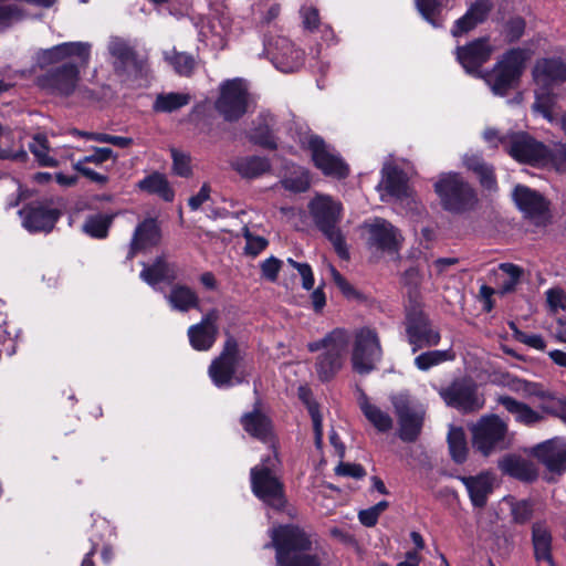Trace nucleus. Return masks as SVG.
I'll use <instances>...</instances> for the list:
<instances>
[{
    "label": "nucleus",
    "instance_id": "f257e3e1",
    "mask_svg": "<svg viewBox=\"0 0 566 566\" xmlns=\"http://www.w3.org/2000/svg\"><path fill=\"white\" fill-rule=\"evenodd\" d=\"M492 52L493 48L488 39H478L468 45L459 46L457 60L468 73L483 78L495 95L503 96L521 77L530 53L527 50L512 49L501 56L492 71H480V67L491 57Z\"/></svg>",
    "mask_w": 566,
    "mask_h": 566
},
{
    "label": "nucleus",
    "instance_id": "f03ea898",
    "mask_svg": "<svg viewBox=\"0 0 566 566\" xmlns=\"http://www.w3.org/2000/svg\"><path fill=\"white\" fill-rule=\"evenodd\" d=\"M271 544L275 548L276 566H321L323 551L316 541L300 526L280 525L270 531Z\"/></svg>",
    "mask_w": 566,
    "mask_h": 566
},
{
    "label": "nucleus",
    "instance_id": "7ed1b4c3",
    "mask_svg": "<svg viewBox=\"0 0 566 566\" xmlns=\"http://www.w3.org/2000/svg\"><path fill=\"white\" fill-rule=\"evenodd\" d=\"M310 214L315 226L333 244L339 258H349L348 248L338 223L343 218V205L328 195H316L308 203Z\"/></svg>",
    "mask_w": 566,
    "mask_h": 566
},
{
    "label": "nucleus",
    "instance_id": "20e7f679",
    "mask_svg": "<svg viewBox=\"0 0 566 566\" xmlns=\"http://www.w3.org/2000/svg\"><path fill=\"white\" fill-rule=\"evenodd\" d=\"M349 334L344 328H335L322 340L307 345L310 352L323 349L316 361V371L321 380H329L340 370L347 353Z\"/></svg>",
    "mask_w": 566,
    "mask_h": 566
},
{
    "label": "nucleus",
    "instance_id": "39448f33",
    "mask_svg": "<svg viewBox=\"0 0 566 566\" xmlns=\"http://www.w3.org/2000/svg\"><path fill=\"white\" fill-rule=\"evenodd\" d=\"M434 190L442 207L451 212H464L478 202L474 189L459 174H442L434 182Z\"/></svg>",
    "mask_w": 566,
    "mask_h": 566
},
{
    "label": "nucleus",
    "instance_id": "423d86ee",
    "mask_svg": "<svg viewBox=\"0 0 566 566\" xmlns=\"http://www.w3.org/2000/svg\"><path fill=\"white\" fill-rule=\"evenodd\" d=\"M276 454L268 457L250 472L253 494L263 503L280 510L285 503L283 485L275 473Z\"/></svg>",
    "mask_w": 566,
    "mask_h": 566
},
{
    "label": "nucleus",
    "instance_id": "0eeeda50",
    "mask_svg": "<svg viewBox=\"0 0 566 566\" xmlns=\"http://www.w3.org/2000/svg\"><path fill=\"white\" fill-rule=\"evenodd\" d=\"M242 357L239 353L237 342L233 338H228L222 353L219 357L212 360L209 367V376L212 382L219 387H230L235 382H241L242 378L239 376Z\"/></svg>",
    "mask_w": 566,
    "mask_h": 566
},
{
    "label": "nucleus",
    "instance_id": "6e6552de",
    "mask_svg": "<svg viewBox=\"0 0 566 566\" xmlns=\"http://www.w3.org/2000/svg\"><path fill=\"white\" fill-rule=\"evenodd\" d=\"M505 150L517 161L543 165L551 158L548 148L525 133H512L501 138Z\"/></svg>",
    "mask_w": 566,
    "mask_h": 566
},
{
    "label": "nucleus",
    "instance_id": "1a4fd4ad",
    "mask_svg": "<svg viewBox=\"0 0 566 566\" xmlns=\"http://www.w3.org/2000/svg\"><path fill=\"white\" fill-rule=\"evenodd\" d=\"M381 358V347L377 333L363 327L355 332L352 364L359 374L370 373Z\"/></svg>",
    "mask_w": 566,
    "mask_h": 566
},
{
    "label": "nucleus",
    "instance_id": "9d476101",
    "mask_svg": "<svg viewBox=\"0 0 566 566\" xmlns=\"http://www.w3.org/2000/svg\"><path fill=\"white\" fill-rule=\"evenodd\" d=\"M390 400L399 421V437L403 441H415L422 428L424 410L406 394L394 395Z\"/></svg>",
    "mask_w": 566,
    "mask_h": 566
},
{
    "label": "nucleus",
    "instance_id": "9b49d317",
    "mask_svg": "<svg viewBox=\"0 0 566 566\" xmlns=\"http://www.w3.org/2000/svg\"><path fill=\"white\" fill-rule=\"evenodd\" d=\"M249 94L245 83L234 78L221 84L216 108L224 119L235 120L247 112Z\"/></svg>",
    "mask_w": 566,
    "mask_h": 566
},
{
    "label": "nucleus",
    "instance_id": "f8f14e48",
    "mask_svg": "<svg viewBox=\"0 0 566 566\" xmlns=\"http://www.w3.org/2000/svg\"><path fill=\"white\" fill-rule=\"evenodd\" d=\"M473 446L483 454L489 455L503 440L507 424L496 415L482 417L471 428Z\"/></svg>",
    "mask_w": 566,
    "mask_h": 566
},
{
    "label": "nucleus",
    "instance_id": "ddd939ff",
    "mask_svg": "<svg viewBox=\"0 0 566 566\" xmlns=\"http://www.w3.org/2000/svg\"><path fill=\"white\" fill-rule=\"evenodd\" d=\"M91 44L87 42H64L36 53V63L41 69L55 63L74 61L86 65L90 60Z\"/></svg>",
    "mask_w": 566,
    "mask_h": 566
},
{
    "label": "nucleus",
    "instance_id": "4468645a",
    "mask_svg": "<svg viewBox=\"0 0 566 566\" xmlns=\"http://www.w3.org/2000/svg\"><path fill=\"white\" fill-rule=\"evenodd\" d=\"M78 65V62H65L39 77V85L53 94L69 96L75 91L80 80Z\"/></svg>",
    "mask_w": 566,
    "mask_h": 566
},
{
    "label": "nucleus",
    "instance_id": "2eb2a0df",
    "mask_svg": "<svg viewBox=\"0 0 566 566\" xmlns=\"http://www.w3.org/2000/svg\"><path fill=\"white\" fill-rule=\"evenodd\" d=\"M366 243L369 248L381 251H395L400 243L398 230L382 218L366 220L361 226Z\"/></svg>",
    "mask_w": 566,
    "mask_h": 566
},
{
    "label": "nucleus",
    "instance_id": "dca6fc26",
    "mask_svg": "<svg viewBox=\"0 0 566 566\" xmlns=\"http://www.w3.org/2000/svg\"><path fill=\"white\" fill-rule=\"evenodd\" d=\"M266 51L273 65L283 73L297 71L303 65V52L284 36L270 43Z\"/></svg>",
    "mask_w": 566,
    "mask_h": 566
},
{
    "label": "nucleus",
    "instance_id": "f3484780",
    "mask_svg": "<svg viewBox=\"0 0 566 566\" xmlns=\"http://www.w3.org/2000/svg\"><path fill=\"white\" fill-rule=\"evenodd\" d=\"M306 143L307 147L312 151V158L315 166L325 175L337 178H343L347 175V166L338 156L329 150L319 137L310 136Z\"/></svg>",
    "mask_w": 566,
    "mask_h": 566
},
{
    "label": "nucleus",
    "instance_id": "a211bd4d",
    "mask_svg": "<svg viewBox=\"0 0 566 566\" xmlns=\"http://www.w3.org/2000/svg\"><path fill=\"white\" fill-rule=\"evenodd\" d=\"M444 401L464 412L475 411L483 407L484 399L476 394L471 384L454 382L441 392Z\"/></svg>",
    "mask_w": 566,
    "mask_h": 566
},
{
    "label": "nucleus",
    "instance_id": "6ab92c4d",
    "mask_svg": "<svg viewBox=\"0 0 566 566\" xmlns=\"http://www.w3.org/2000/svg\"><path fill=\"white\" fill-rule=\"evenodd\" d=\"M378 190L382 201H386L388 198L403 201L411 197L407 176L390 165H385L382 168V179L378 185Z\"/></svg>",
    "mask_w": 566,
    "mask_h": 566
},
{
    "label": "nucleus",
    "instance_id": "aec40b11",
    "mask_svg": "<svg viewBox=\"0 0 566 566\" xmlns=\"http://www.w3.org/2000/svg\"><path fill=\"white\" fill-rule=\"evenodd\" d=\"M218 319L219 312L211 310L202 317L200 323L188 328L189 342L193 349L209 350L213 346L218 335Z\"/></svg>",
    "mask_w": 566,
    "mask_h": 566
},
{
    "label": "nucleus",
    "instance_id": "412c9836",
    "mask_svg": "<svg viewBox=\"0 0 566 566\" xmlns=\"http://www.w3.org/2000/svg\"><path fill=\"white\" fill-rule=\"evenodd\" d=\"M407 334L413 352L423 346H436L440 342V334L431 328L427 316L421 312L408 314Z\"/></svg>",
    "mask_w": 566,
    "mask_h": 566
},
{
    "label": "nucleus",
    "instance_id": "4be33fe9",
    "mask_svg": "<svg viewBox=\"0 0 566 566\" xmlns=\"http://www.w3.org/2000/svg\"><path fill=\"white\" fill-rule=\"evenodd\" d=\"M533 76L543 88H552L566 81V63L560 59H543L536 62Z\"/></svg>",
    "mask_w": 566,
    "mask_h": 566
},
{
    "label": "nucleus",
    "instance_id": "5701e85b",
    "mask_svg": "<svg viewBox=\"0 0 566 566\" xmlns=\"http://www.w3.org/2000/svg\"><path fill=\"white\" fill-rule=\"evenodd\" d=\"M22 226L29 232H49L53 229L59 214L42 205H31L20 211Z\"/></svg>",
    "mask_w": 566,
    "mask_h": 566
},
{
    "label": "nucleus",
    "instance_id": "b1692460",
    "mask_svg": "<svg viewBox=\"0 0 566 566\" xmlns=\"http://www.w3.org/2000/svg\"><path fill=\"white\" fill-rule=\"evenodd\" d=\"M534 455L543 462L549 471L563 472L566 470V441L552 439L534 448Z\"/></svg>",
    "mask_w": 566,
    "mask_h": 566
},
{
    "label": "nucleus",
    "instance_id": "393cba45",
    "mask_svg": "<svg viewBox=\"0 0 566 566\" xmlns=\"http://www.w3.org/2000/svg\"><path fill=\"white\" fill-rule=\"evenodd\" d=\"M160 239L161 234L157 222L154 219L143 221L134 232L127 258L132 259L136 252L147 251L156 247Z\"/></svg>",
    "mask_w": 566,
    "mask_h": 566
},
{
    "label": "nucleus",
    "instance_id": "a878e982",
    "mask_svg": "<svg viewBox=\"0 0 566 566\" xmlns=\"http://www.w3.org/2000/svg\"><path fill=\"white\" fill-rule=\"evenodd\" d=\"M492 8L493 3L490 0H476L473 2L467 13L455 21L451 31L452 35L460 36L475 28L479 23L484 22Z\"/></svg>",
    "mask_w": 566,
    "mask_h": 566
},
{
    "label": "nucleus",
    "instance_id": "bb28decb",
    "mask_svg": "<svg viewBox=\"0 0 566 566\" xmlns=\"http://www.w3.org/2000/svg\"><path fill=\"white\" fill-rule=\"evenodd\" d=\"M553 536L549 526L544 521L532 525V544L534 557L537 562H545L548 566H556L552 555Z\"/></svg>",
    "mask_w": 566,
    "mask_h": 566
},
{
    "label": "nucleus",
    "instance_id": "cd10ccee",
    "mask_svg": "<svg viewBox=\"0 0 566 566\" xmlns=\"http://www.w3.org/2000/svg\"><path fill=\"white\" fill-rule=\"evenodd\" d=\"M497 402L510 412L514 420L523 426L533 427L542 421L545 417L542 412L533 409L527 403L518 401L509 396H500Z\"/></svg>",
    "mask_w": 566,
    "mask_h": 566
},
{
    "label": "nucleus",
    "instance_id": "c85d7f7f",
    "mask_svg": "<svg viewBox=\"0 0 566 566\" xmlns=\"http://www.w3.org/2000/svg\"><path fill=\"white\" fill-rule=\"evenodd\" d=\"M513 198L518 209L530 218L541 217L547 209L544 198L525 186H516Z\"/></svg>",
    "mask_w": 566,
    "mask_h": 566
},
{
    "label": "nucleus",
    "instance_id": "c756f323",
    "mask_svg": "<svg viewBox=\"0 0 566 566\" xmlns=\"http://www.w3.org/2000/svg\"><path fill=\"white\" fill-rule=\"evenodd\" d=\"M357 403L366 419L379 431L388 432L391 430L394 420L390 415L377 405L373 403L363 390H358Z\"/></svg>",
    "mask_w": 566,
    "mask_h": 566
},
{
    "label": "nucleus",
    "instance_id": "7c9ffc66",
    "mask_svg": "<svg viewBox=\"0 0 566 566\" xmlns=\"http://www.w3.org/2000/svg\"><path fill=\"white\" fill-rule=\"evenodd\" d=\"M108 51L114 59L113 63L117 70L137 71L140 65L134 50L120 38H112L108 42Z\"/></svg>",
    "mask_w": 566,
    "mask_h": 566
},
{
    "label": "nucleus",
    "instance_id": "2f4dec72",
    "mask_svg": "<svg viewBox=\"0 0 566 566\" xmlns=\"http://www.w3.org/2000/svg\"><path fill=\"white\" fill-rule=\"evenodd\" d=\"M460 481L467 488L472 504L478 507L484 506L492 491V476L481 473L476 476H461Z\"/></svg>",
    "mask_w": 566,
    "mask_h": 566
},
{
    "label": "nucleus",
    "instance_id": "473e14b6",
    "mask_svg": "<svg viewBox=\"0 0 566 566\" xmlns=\"http://www.w3.org/2000/svg\"><path fill=\"white\" fill-rule=\"evenodd\" d=\"M21 134L0 126V159L25 161L28 153L20 144Z\"/></svg>",
    "mask_w": 566,
    "mask_h": 566
},
{
    "label": "nucleus",
    "instance_id": "72a5a7b5",
    "mask_svg": "<svg viewBox=\"0 0 566 566\" xmlns=\"http://www.w3.org/2000/svg\"><path fill=\"white\" fill-rule=\"evenodd\" d=\"M165 297L171 308L176 311L188 312L199 307L198 295L187 285L175 284Z\"/></svg>",
    "mask_w": 566,
    "mask_h": 566
},
{
    "label": "nucleus",
    "instance_id": "f704fd0d",
    "mask_svg": "<svg viewBox=\"0 0 566 566\" xmlns=\"http://www.w3.org/2000/svg\"><path fill=\"white\" fill-rule=\"evenodd\" d=\"M176 277L175 266L165 262L163 258H158L151 265L144 264L140 272V279L151 286L163 281L171 282Z\"/></svg>",
    "mask_w": 566,
    "mask_h": 566
},
{
    "label": "nucleus",
    "instance_id": "c9c22d12",
    "mask_svg": "<svg viewBox=\"0 0 566 566\" xmlns=\"http://www.w3.org/2000/svg\"><path fill=\"white\" fill-rule=\"evenodd\" d=\"M463 163L468 169L474 171L479 176L480 182L484 188L489 190L496 188L493 168L489 166L478 154H467L463 157Z\"/></svg>",
    "mask_w": 566,
    "mask_h": 566
},
{
    "label": "nucleus",
    "instance_id": "e433bc0d",
    "mask_svg": "<svg viewBox=\"0 0 566 566\" xmlns=\"http://www.w3.org/2000/svg\"><path fill=\"white\" fill-rule=\"evenodd\" d=\"M231 166L243 178H256L270 168L265 158L256 156L237 158Z\"/></svg>",
    "mask_w": 566,
    "mask_h": 566
},
{
    "label": "nucleus",
    "instance_id": "4c0bfd02",
    "mask_svg": "<svg viewBox=\"0 0 566 566\" xmlns=\"http://www.w3.org/2000/svg\"><path fill=\"white\" fill-rule=\"evenodd\" d=\"M499 468L502 472L521 480H532L535 476L533 467L526 460L516 455L504 457L500 460Z\"/></svg>",
    "mask_w": 566,
    "mask_h": 566
},
{
    "label": "nucleus",
    "instance_id": "58836bf2",
    "mask_svg": "<svg viewBox=\"0 0 566 566\" xmlns=\"http://www.w3.org/2000/svg\"><path fill=\"white\" fill-rule=\"evenodd\" d=\"M241 423L249 434L260 440L265 441L270 434V421L258 410L243 415Z\"/></svg>",
    "mask_w": 566,
    "mask_h": 566
},
{
    "label": "nucleus",
    "instance_id": "ea45409f",
    "mask_svg": "<svg viewBox=\"0 0 566 566\" xmlns=\"http://www.w3.org/2000/svg\"><path fill=\"white\" fill-rule=\"evenodd\" d=\"M500 274H497L500 294L513 292L521 281L523 270L512 263H501L499 265Z\"/></svg>",
    "mask_w": 566,
    "mask_h": 566
},
{
    "label": "nucleus",
    "instance_id": "a19ab883",
    "mask_svg": "<svg viewBox=\"0 0 566 566\" xmlns=\"http://www.w3.org/2000/svg\"><path fill=\"white\" fill-rule=\"evenodd\" d=\"M138 186L142 190L158 195L165 201H171L174 199V191L166 177L161 174L155 172L147 176L139 181Z\"/></svg>",
    "mask_w": 566,
    "mask_h": 566
},
{
    "label": "nucleus",
    "instance_id": "79ce46f5",
    "mask_svg": "<svg viewBox=\"0 0 566 566\" xmlns=\"http://www.w3.org/2000/svg\"><path fill=\"white\" fill-rule=\"evenodd\" d=\"M298 397L307 407L308 413L311 415L313 421V429L315 436V444L318 449L322 448L323 443V427H322V416L318 410L317 403L312 399V392L306 387L298 388Z\"/></svg>",
    "mask_w": 566,
    "mask_h": 566
},
{
    "label": "nucleus",
    "instance_id": "37998d69",
    "mask_svg": "<svg viewBox=\"0 0 566 566\" xmlns=\"http://www.w3.org/2000/svg\"><path fill=\"white\" fill-rule=\"evenodd\" d=\"M189 102L190 95L187 93H163L157 95L154 109L161 113H171L188 105Z\"/></svg>",
    "mask_w": 566,
    "mask_h": 566
},
{
    "label": "nucleus",
    "instance_id": "c03bdc74",
    "mask_svg": "<svg viewBox=\"0 0 566 566\" xmlns=\"http://www.w3.org/2000/svg\"><path fill=\"white\" fill-rule=\"evenodd\" d=\"M29 149L40 166L55 167L57 165L56 159L50 154L51 149L45 135L35 134L29 144Z\"/></svg>",
    "mask_w": 566,
    "mask_h": 566
},
{
    "label": "nucleus",
    "instance_id": "a18cd8bd",
    "mask_svg": "<svg viewBox=\"0 0 566 566\" xmlns=\"http://www.w3.org/2000/svg\"><path fill=\"white\" fill-rule=\"evenodd\" d=\"M164 59L181 76H190L196 67L193 56L184 52L166 51Z\"/></svg>",
    "mask_w": 566,
    "mask_h": 566
},
{
    "label": "nucleus",
    "instance_id": "49530a36",
    "mask_svg": "<svg viewBox=\"0 0 566 566\" xmlns=\"http://www.w3.org/2000/svg\"><path fill=\"white\" fill-rule=\"evenodd\" d=\"M448 442L452 459L457 463L464 462L468 455L464 431L461 428H451L448 434Z\"/></svg>",
    "mask_w": 566,
    "mask_h": 566
},
{
    "label": "nucleus",
    "instance_id": "de8ad7c7",
    "mask_svg": "<svg viewBox=\"0 0 566 566\" xmlns=\"http://www.w3.org/2000/svg\"><path fill=\"white\" fill-rule=\"evenodd\" d=\"M454 354L452 350H430L422 353L416 357L415 364L420 370H428L429 368L437 366L443 361L452 360Z\"/></svg>",
    "mask_w": 566,
    "mask_h": 566
},
{
    "label": "nucleus",
    "instance_id": "09e8293b",
    "mask_svg": "<svg viewBox=\"0 0 566 566\" xmlns=\"http://www.w3.org/2000/svg\"><path fill=\"white\" fill-rule=\"evenodd\" d=\"M111 222L112 217L95 214L86 219L83 224V231L93 238L102 239L107 235Z\"/></svg>",
    "mask_w": 566,
    "mask_h": 566
},
{
    "label": "nucleus",
    "instance_id": "8fccbe9b",
    "mask_svg": "<svg viewBox=\"0 0 566 566\" xmlns=\"http://www.w3.org/2000/svg\"><path fill=\"white\" fill-rule=\"evenodd\" d=\"M551 88L539 87L535 92V102L533 104V109L539 113L548 122H553V107L555 104V97L549 92Z\"/></svg>",
    "mask_w": 566,
    "mask_h": 566
},
{
    "label": "nucleus",
    "instance_id": "3c124183",
    "mask_svg": "<svg viewBox=\"0 0 566 566\" xmlns=\"http://www.w3.org/2000/svg\"><path fill=\"white\" fill-rule=\"evenodd\" d=\"M416 6L422 18L434 28L442 25V20L439 19L441 4L437 0H416Z\"/></svg>",
    "mask_w": 566,
    "mask_h": 566
},
{
    "label": "nucleus",
    "instance_id": "603ef678",
    "mask_svg": "<svg viewBox=\"0 0 566 566\" xmlns=\"http://www.w3.org/2000/svg\"><path fill=\"white\" fill-rule=\"evenodd\" d=\"M285 189L294 192H303L310 187L308 172L303 168H297L291 176L282 180Z\"/></svg>",
    "mask_w": 566,
    "mask_h": 566
},
{
    "label": "nucleus",
    "instance_id": "864d4df0",
    "mask_svg": "<svg viewBox=\"0 0 566 566\" xmlns=\"http://www.w3.org/2000/svg\"><path fill=\"white\" fill-rule=\"evenodd\" d=\"M88 139H93L98 143H106L117 146L119 148H126L133 144V139L124 136H114L105 133H81Z\"/></svg>",
    "mask_w": 566,
    "mask_h": 566
},
{
    "label": "nucleus",
    "instance_id": "5fc2aeb1",
    "mask_svg": "<svg viewBox=\"0 0 566 566\" xmlns=\"http://www.w3.org/2000/svg\"><path fill=\"white\" fill-rule=\"evenodd\" d=\"M24 18L17 4H0V28H8Z\"/></svg>",
    "mask_w": 566,
    "mask_h": 566
},
{
    "label": "nucleus",
    "instance_id": "6e6d98bb",
    "mask_svg": "<svg viewBox=\"0 0 566 566\" xmlns=\"http://www.w3.org/2000/svg\"><path fill=\"white\" fill-rule=\"evenodd\" d=\"M546 303L553 314L566 310V293L560 287H553L546 291Z\"/></svg>",
    "mask_w": 566,
    "mask_h": 566
},
{
    "label": "nucleus",
    "instance_id": "4d7b16f0",
    "mask_svg": "<svg viewBox=\"0 0 566 566\" xmlns=\"http://www.w3.org/2000/svg\"><path fill=\"white\" fill-rule=\"evenodd\" d=\"M172 169L176 175L189 177L191 175L190 156L177 149L171 150Z\"/></svg>",
    "mask_w": 566,
    "mask_h": 566
},
{
    "label": "nucleus",
    "instance_id": "13d9d810",
    "mask_svg": "<svg viewBox=\"0 0 566 566\" xmlns=\"http://www.w3.org/2000/svg\"><path fill=\"white\" fill-rule=\"evenodd\" d=\"M273 124V117L271 115H266L264 127H260L255 129V132L251 135V138L256 143L268 148H274L275 142L273 136L271 135L270 126Z\"/></svg>",
    "mask_w": 566,
    "mask_h": 566
},
{
    "label": "nucleus",
    "instance_id": "bf43d9fd",
    "mask_svg": "<svg viewBox=\"0 0 566 566\" xmlns=\"http://www.w3.org/2000/svg\"><path fill=\"white\" fill-rule=\"evenodd\" d=\"M328 268L334 283L347 298L359 297L355 287L333 265Z\"/></svg>",
    "mask_w": 566,
    "mask_h": 566
},
{
    "label": "nucleus",
    "instance_id": "052dcab7",
    "mask_svg": "<svg viewBox=\"0 0 566 566\" xmlns=\"http://www.w3.org/2000/svg\"><path fill=\"white\" fill-rule=\"evenodd\" d=\"M116 158L114 151L108 147H96L93 148V153L78 159L77 161H83L84 164H94L96 166L102 165L104 161L109 158Z\"/></svg>",
    "mask_w": 566,
    "mask_h": 566
},
{
    "label": "nucleus",
    "instance_id": "680f3d73",
    "mask_svg": "<svg viewBox=\"0 0 566 566\" xmlns=\"http://www.w3.org/2000/svg\"><path fill=\"white\" fill-rule=\"evenodd\" d=\"M287 263L294 268L295 270H297L298 274L301 275L302 277V286L310 291L313 289L314 286V275H313V272H312V269L311 266L307 264V263H300V262H296L294 261L293 259H287Z\"/></svg>",
    "mask_w": 566,
    "mask_h": 566
},
{
    "label": "nucleus",
    "instance_id": "e2e57ef3",
    "mask_svg": "<svg viewBox=\"0 0 566 566\" xmlns=\"http://www.w3.org/2000/svg\"><path fill=\"white\" fill-rule=\"evenodd\" d=\"M260 268L262 276L265 280L270 282H275L277 279V274L282 268V261L274 256H270L261 263Z\"/></svg>",
    "mask_w": 566,
    "mask_h": 566
},
{
    "label": "nucleus",
    "instance_id": "0e129e2a",
    "mask_svg": "<svg viewBox=\"0 0 566 566\" xmlns=\"http://www.w3.org/2000/svg\"><path fill=\"white\" fill-rule=\"evenodd\" d=\"M532 506L526 501L516 502L512 506L513 520L520 524L527 522L532 516Z\"/></svg>",
    "mask_w": 566,
    "mask_h": 566
},
{
    "label": "nucleus",
    "instance_id": "69168bd1",
    "mask_svg": "<svg viewBox=\"0 0 566 566\" xmlns=\"http://www.w3.org/2000/svg\"><path fill=\"white\" fill-rule=\"evenodd\" d=\"M300 13L305 29L313 31L318 27L319 14L316 8L303 7Z\"/></svg>",
    "mask_w": 566,
    "mask_h": 566
},
{
    "label": "nucleus",
    "instance_id": "338daca9",
    "mask_svg": "<svg viewBox=\"0 0 566 566\" xmlns=\"http://www.w3.org/2000/svg\"><path fill=\"white\" fill-rule=\"evenodd\" d=\"M73 168L95 184L104 185L107 181V177L105 175L94 171L93 169L87 167V165L84 164L83 161L74 163Z\"/></svg>",
    "mask_w": 566,
    "mask_h": 566
},
{
    "label": "nucleus",
    "instance_id": "774afa93",
    "mask_svg": "<svg viewBox=\"0 0 566 566\" xmlns=\"http://www.w3.org/2000/svg\"><path fill=\"white\" fill-rule=\"evenodd\" d=\"M213 28L211 23L203 24L199 31L200 39L211 46L222 45V36Z\"/></svg>",
    "mask_w": 566,
    "mask_h": 566
}]
</instances>
